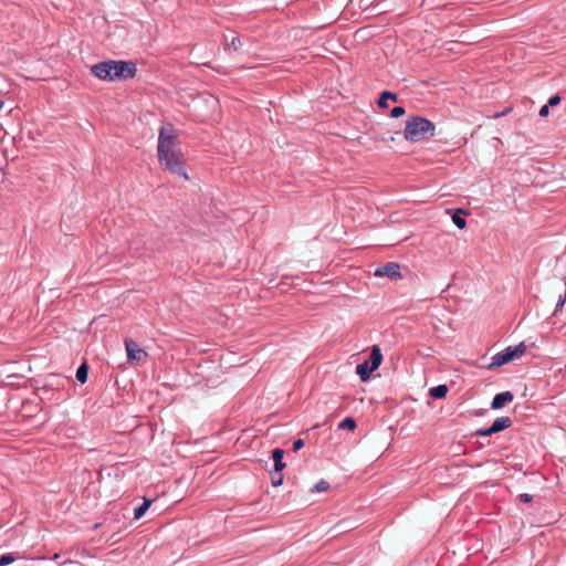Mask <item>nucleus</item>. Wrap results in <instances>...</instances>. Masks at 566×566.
Instances as JSON below:
<instances>
[{
    "instance_id": "14",
    "label": "nucleus",
    "mask_w": 566,
    "mask_h": 566,
    "mask_svg": "<svg viewBox=\"0 0 566 566\" xmlns=\"http://www.w3.org/2000/svg\"><path fill=\"white\" fill-rule=\"evenodd\" d=\"M389 99L396 102L397 101V95L395 93H391L389 91H385L380 94L379 96V99H378V106L380 108H387L388 107V103Z\"/></svg>"
},
{
    "instance_id": "27",
    "label": "nucleus",
    "mask_w": 566,
    "mask_h": 566,
    "mask_svg": "<svg viewBox=\"0 0 566 566\" xmlns=\"http://www.w3.org/2000/svg\"><path fill=\"white\" fill-rule=\"evenodd\" d=\"M518 499L523 503H530V502H532L533 496L531 494H528V493H522V494L518 495Z\"/></svg>"
},
{
    "instance_id": "26",
    "label": "nucleus",
    "mask_w": 566,
    "mask_h": 566,
    "mask_svg": "<svg viewBox=\"0 0 566 566\" xmlns=\"http://www.w3.org/2000/svg\"><path fill=\"white\" fill-rule=\"evenodd\" d=\"M303 447H304V440L303 439H296L293 442V451H295V452L301 450Z\"/></svg>"
},
{
    "instance_id": "7",
    "label": "nucleus",
    "mask_w": 566,
    "mask_h": 566,
    "mask_svg": "<svg viewBox=\"0 0 566 566\" xmlns=\"http://www.w3.org/2000/svg\"><path fill=\"white\" fill-rule=\"evenodd\" d=\"M514 399V395L511 391H503L500 394H496L493 397V400L491 402V409L497 410L503 408L506 403L512 402Z\"/></svg>"
},
{
    "instance_id": "4",
    "label": "nucleus",
    "mask_w": 566,
    "mask_h": 566,
    "mask_svg": "<svg viewBox=\"0 0 566 566\" xmlns=\"http://www.w3.org/2000/svg\"><path fill=\"white\" fill-rule=\"evenodd\" d=\"M374 275L378 277L387 276L389 279L399 277L400 265L396 262H387L386 264L376 268Z\"/></svg>"
},
{
    "instance_id": "11",
    "label": "nucleus",
    "mask_w": 566,
    "mask_h": 566,
    "mask_svg": "<svg viewBox=\"0 0 566 566\" xmlns=\"http://www.w3.org/2000/svg\"><path fill=\"white\" fill-rule=\"evenodd\" d=\"M374 369L370 368L369 361H363L356 366V374L363 381H366L370 378Z\"/></svg>"
},
{
    "instance_id": "21",
    "label": "nucleus",
    "mask_w": 566,
    "mask_h": 566,
    "mask_svg": "<svg viewBox=\"0 0 566 566\" xmlns=\"http://www.w3.org/2000/svg\"><path fill=\"white\" fill-rule=\"evenodd\" d=\"M14 560H15V556L13 554H3L0 556V566L10 565Z\"/></svg>"
},
{
    "instance_id": "13",
    "label": "nucleus",
    "mask_w": 566,
    "mask_h": 566,
    "mask_svg": "<svg viewBox=\"0 0 566 566\" xmlns=\"http://www.w3.org/2000/svg\"><path fill=\"white\" fill-rule=\"evenodd\" d=\"M153 501L150 499H144V502L138 505L137 507H135L134 510V518L135 520H139L144 516V514L146 513V511L149 509V506L151 505Z\"/></svg>"
},
{
    "instance_id": "25",
    "label": "nucleus",
    "mask_w": 566,
    "mask_h": 566,
    "mask_svg": "<svg viewBox=\"0 0 566 566\" xmlns=\"http://www.w3.org/2000/svg\"><path fill=\"white\" fill-rule=\"evenodd\" d=\"M229 46L232 48L234 51H238L241 48V40L238 36L232 38V40L229 43Z\"/></svg>"
},
{
    "instance_id": "31",
    "label": "nucleus",
    "mask_w": 566,
    "mask_h": 566,
    "mask_svg": "<svg viewBox=\"0 0 566 566\" xmlns=\"http://www.w3.org/2000/svg\"><path fill=\"white\" fill-rule=\"evenodd\" d=\"M3 104V101L0 98V109L2 108Z\"/></svg>"
},
{
    "instance_id": "3",
    "label": "nucleus",
    "mask_w": 566,
    "mask_h": 566,
    "mask_svg": "<svg viewBox=\"0 0 566 566\" xmlns=\"http://www.w3.org/2000/svg\"><path fill=\"white\" fill-rule=\"evenodd\" d=\"M434 135V123L419 115L408 117L403 129V137L407 142L418 143L429 139Z\"/></svg>"
},
{
    "instance_id": "30",
    "label": "nucleus",
    "mask_w": 566,
    "mask_h": 566,
    "mask_svg": "<svg viewBox=\"0 0 566 566\" xmlns=\"http://www.w3.org/2000/svg\"><path fill=\"white\" fill-rule=\"evenodd\" d=\"M511 111H512V108H511V107H507V108H505L503 112L494 114V116H493V117H494V118H499V117L505 116V115H506V114H509Z\"/></svg>"
},
{
    "instance_id": "2",
    "label": "nucleus",
    "mask_w": 566,
    "mask_h": 566,
    "mask_svg": "<svg viewBox=\"0 0 566 566\" xmlns=\"http://www.w3.org/2000/svg\"><path fill=\"white\" fill-rule=\"evenodd\" d=\"M91 73L103 81H124L135 77L137 67L132 61L107 60L94 64Z\"/></svg>"
},
{
    "instance_id": "16",
    "label": "nucleus",
    "mask_w": 566,
    "mask_h": 566,
    "mask_svg": "<svg viewBox=\"0 0 566 566\" xmlns=\"http://www.w3.org/2000/svg\"><path fill=\"white\" fill-rule=\"evenodd\" d=\"M461 213L465 214L467 212L464 210L459 209L455 213H453L452 222L455 224L457 228L464 229L467 226V221L461 216Z\"/></svg>"
},
{
    "instance_id": "12",
    "label": "nucleus",
    "mask_w": 566,
    "mask_h": 566,
    "mask_svg": "<svg viewBox=\"0 0 566 566\" xmlns=\"http://www.w3.org/2000/svg\"><path fill=\"white\" fill-rule=\"evenodd\" d=\"M448 391L447 385H438L430 388L429 394L434 399H442L447 396Z\"/></svg>"
},
{
    "instance_id": "20",
    "label": "nucleus",
    "mask_w": 566,
    "mask_h": 566,
    "mask_svg": "<svg viewBox=\"0 0 566 566\" xmlns=\"http://www.w3.org/2000/svg\"><path fill=\"white\" fill-rule=\"evenodd\" d=\"M283 480H284V478H283V474L281 472H279V473L275 472V473L271 474V481H272V485L274 488L282 485L283 484Z\"/></svg>"
},
{
    "instance_id": "8",
    "label": "nucleus",
    "mask_w": 566,
    "mask_h": 566,
    "mask_svg": "<svg viewBox=\"0 0 566 566\" xmlns=\"http://www.w3.org/2000/svg\"><path fill=\"white\" fill-rule=\"evenodd\" d=\"M367 361H369V366L371 369H374V371L379 368L382 361V354L378 345H374L371 347V352Z\"/></svg>"
},
{
    "instance_id": "10",
    "label": "nucleus",
    "mask_w": 566,
    "mask_h": 566,
    "mask_svg": "<svg viewBox=\"0 0 566 566\" xmlns=\"http://www.w3.org/2000/svg\"><path fill=\"white\" fill-rule=\"evenodd\" d=\"M284 450L280 448H275L272 450V459L274 461V470L275 472H281L285 468V462H283Z\"/></svg>"
},
{
    "instance_id": "1",
    "label": "nucleus",
    "mask_w": 566,
    "mask_h": 566,
    "mask_svg": "<svg viewBox=\"0 0 566 566\" xmlns=\"http://www.w3.org/2000/svg\"><path fill=\"white\" fill-rule=\"evenodd\" d=\"M157 154L158 160L165 170L180 176L186 180L189 179L185 169L182 153L178 147L177 137L172 134H166L164 127L159 132Z\"/></svg>"
},
{
    "instance_id": "19",
    "label": "nucleus",
    "mask_w": 566,
    "mask_h": 566,
    "mask_svg": "<svg viewBox=\"0 0 566 566\" xmlns=\"http://www.w3.org/2000/svg\"><path fill=\"white\" fill-rule=\"evenodd\" d=\"M329 489V483L326 480H319L313 488L310 489L311 493L325 492Z\"/></svg>"
},
{
    "instance_id": "24",
    "label": "nucleus",
    "mask_w": 566,
    "mask_h": 566,
    "mask_svg": "<svg viewBox=\"0 0 566 566\" xmlns=\"http://www.w3.org/2000/svg\"><path fill=\"white\" fill-rule=\"evenodd\" d=\"M566 302V291L564 292V294H560L559 297H558V301L556 303V306H555V311H554V314L556 315L559 310L564 306Z\"/></svg>"
},
{
    "instance_id": "9",
    "label": "nucleus",
    "mask_w": 566,
    "mask_h": 566,
    "mask_svg": "<svg viewBox=\"0 0 566 566\" xmlns=\"http://www.w3.org/2000/svg\"><path fill=\"white\" fill-rule=\"evenodd\" d=\"M512 426V419L510 417H500L494 420L491 424V430L494 433L501 432Z\"/></svg>"
},
{
    "instance_id": "17",
    "label": "nucleus",
    "mask_w": 566,
    "mask_h": 566,
    "mask_svg": "<svg viewBox=\"0 0 566 566\" xmlns=\"http://www.w3.org/2000/svg\"><path fill=\"white\" fill-rule=\"evenodd\" d=\"M509 347H510L512 360L520 358L526 350V346L524 345V343H521L514 347H512V346H509Z\"/></svg>"
},
{
    "instance_id": "15",
    "label": "nucleus",
    "mask_w": 566,
    "mask_h": 566,
    "mask_svg": "<svg viewBox=\"0 0 566 566\" xmlns=\"http://www.w3.org/2000/svg\"><path fill=\"white\" fill-rule=\"evenodd\" d=\"M75 376L81 384H85L87 381L88 366L86 363H83L78 366Z\"/></svg>"
},
{
    "instance_id": "29",
    "label": "nucleus",
    "mask_w": 566,
    "mask_h": 566,
    "mask_svg": "<svg viewBox=\"0 0 566 566\" xmlns=\"http://www.w3.org/2000/svg\"><path fill=\"white\" fill-rule=\"evenodd\" d=\"M548 112H549V105L546 104L544 106L541 107L539 109V116L544 117V116H547L548 115Z\"/></svg>"
},
{
    "instance_id": "23",
    "label": "nucleus",
    "mask_w": 566,
    "mask_h": 566,
    "mask_svg": "<svg viewBox=\"0 0 566 566\" xmlns=\"http://www.w3.org/2000/svg\"><path fill=\"white\" fill-rule=\"evenodd\" d=\"M406 113L405 107L402 106H396L390 111V116L394 118H398L402 116Z\"/></svg>"
},
{
    "instance_id": "5",
    "label": "nucleus",
    "mask_w": 566,
    "mask_h": 566,
    "mask_svg": "<svg viewBox=\"0 0 566 566\" xmlns=\"http://www.w3.org/2000/svg\"><path fill=\"white\" fill-rule=\"evenodd\" d=\"M125 348L128 361H140L147 356L144 349H140L136 342L133 339H125Z\"/></svg>"
},
{
    "instance_id": "28",
    "label": "nucleus",
    "mask_w": 566,
    "mask_h": 566,
    "mask_svg": "<svg viewBox=\"0 0 566 566\" xmlns=\"http://www.w3.org/2000/svg\"><path fill=\"white\" fill-rule=\"evenodd\" d=\"M559 102H560V97H559V95H553V96L548 99V103H547V104H548V105H549V107H551V106H556V105H558V104H559Z\"/></svg>"
},
{
    "instance_id": "22",
    "label": "nucleus",
    "mask_w": 566,
    "mask_h": 566,
    "mask_svg": "<svg viewBox=\"0 0 566 566\" xmlns=\"http://www.w3.org/2000/svg\"><path fill=\"white\" fill-rule=\"evenodd\" d=\"M494 434V431L491 430V427L489 428H481L474 431L475 437H489Z\"/></svg>"
},
{
    "instance_id": "6",
    "label": "nucleus",
    "mask_w": 566,
    "mask_h": 566,
    "mask_svg": "<svg viewBox=\"0 0 566 566\" xmlns=\"http://www.w3.org/2000/svg\"><path fill=\"white\" fill-rule=\"evenodd\" d=\"M510 361H512V356H511L510 347H506L505 349L496 353L491 358V363L489 364L488 368L494 369V368L501 367Z\"/></svg>"
},
{
    "instance_id": "18",
    "label": "nucleus",
    "mask_w": 566,
    "mask_h": 566,
    "mask_svg": "<svg viewBox=\"0 0 566 566\" xmlns=\"http://www.w3.org/2000/svg\"><path fill=\"white\" fill-rule=\"evenodd\" d=\"M356 426L357 424L355 419L352 417H347L338 423V429H348L350 431H354L356 429Z\"/></svg>"
}]
</instances>
